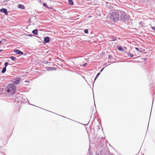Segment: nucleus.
<instances>
[{
	"label": "nucleus",
	"instance_id": "f257e3e1",
	"mask_svg": "<svg viewBox=\"0 0 155 155\" xmlns=\"http://www.w3.org/2000/svg\"><path fill=\"white\" fill-rule=\"evenodd\" d=\"M110 17L115 22L118 21H125L128 19L129 16L124 11L118 10L111 13Z\"/></svg>",
	"mask_w": 155,
	"mask_h": 155
},
{
	"label": "nucleus",
	"instance_id": "f03ea898",
	"mask_svg": "<svg viewBox=\"0 0 155 155\" xmlns=\"http://www.w3.org/2000/svg\"><path fill=\"white\" fill-rule=\"evenodd\" d=\"M7 91L10 94H14L15 93L16 88L15 85L14 84H9L6 88Z\"/></svg>",
	"mask_w": 155,
	"mask_h": 155
},
{
	"label": "nucleus",
	"instance_id": "7ed1b4c3",
	"mask_svg": "<svg viewBox=\"0 0 155 155\" xmlns=\"http://www.w3.org/2000/svg\"><path fill=\"white\" fill-rule=\"evenodd\" d=\"M20 78L19 77H18L14 79L13 81V82L15 84H17L20 82Z\"/></svg>",
	"mask_w": 155,
	"mask_h": 155
},
{
	"label": "nucleus",
	"instance_id": "20e7f679",
	"mask_svg": "<svg viewBox=\"0 0 155 155\" xmlns=\"http://www.w3.org/2000/svg\"><path fill=\"white\" fill-rule=\"evenodd\" d=\"M16 54H23V53L18 50H15L14 51Z\"/></svg>",
	"mask_w": 155,
	"mask_h": 155
},
{
	"label": "nucleus",
	"instance_id": "39448f33",
	"mask_svg": "<svg viewBox=\"0 0 155 155\" xmlns=\"http://www.w3.org/2000/svg\"><path fill=\"white\" fill-rule=\"evenodd\" d=\"M44 41L45 43H48L49 42V38L48 37H45L44 39Z\"/></svg>",
	"mask_w": 155,
	"mask_h": 155
},
{
	"label": "nucleus",
	"instance_id": "423d86ee",
	"mask_svg": "<svg viewBox=\"0 0 155 155\" xmlns=\"http://www.w3.org/2000/svg\"><path fill=\"white\" fill-rule=\"evenodd\" d=\"M126 53L128 57H133V55L132 54L130 53L129 52H126Z\"/></svg>",
	"mask_w": 155,
	"mask_h": 155
},
{
	"label": "nucleus",
	"instance_id": "0eeeda50",
	"mask_svg": "<svg viewBox=\"0 0 155 155\" xmlns=\"http://www.w3.org/2000/svg\"><path fill=\"white\" fill-rule=\"evenodd\" d=\"M38 30L37 29H35L33 30L32 31V32L35 35H37L38 34Z\"/></svg>",
	"mask_w": 155,
	"mask_h": 155
},
{
	"label": "nucleus",
	"instance_id": "6e6552de",
	"mask_svg": "<svg viewBox=\"0 0 155 155\" xmlns=\"http://www.w3.org/2000/svg\"><path fill=\"white\" fill-rule=\"evenodd\" d=\"M110 38L111 39L110 41H114L117 38L116 37H114L113 36H111L110 37Z\"/></svg>",
	"mask_w": 155,
	"mask_h": 155
},
{
	"label": "nucleus",
	"instance_id": "1a4fd4ad",
	"mask_svg": "<svg viewBox=\"0 0 155 155\" xmlns=\"http://www.w3.org/2000/svg\"><path fill=\"white\" fill-rule=\"evenodd\" d=\"M55 70V69L53 67H48L47 69V70L48 71H52Z\"/></svg>",
	"mask_w": 155,
	"mask_h": 155
},
{
	"label": "nucleus",
	"instance_id": "9d476101",
	"mask_svg": "<svg viewBox=\"0 0 155 155\" xmlns=\"http://www.w3.org/2000/svg\"><path fill=\"white\" fill-rule=\"evenodd\" d=\"M10 58L12 61H15L17 60L16 58L14 56H12Z\"/></svg>",
	"mask_w": 155,
	"mask_h": 155
},
{
	"label": "nucleus",
	"instance_id": "9b49d317",
	"mask_svg": "<svg viewBox=\"0 0 155 155\" xmlns=\"http://www.w3.org/2000/svg\"><path fill=\"white\" fill-rule=\"evenodd\" d=\"M68 3L69 5H72L74 4V3L72 0H68Z\"/></svg>",
	"mask_w": 155,
	"mask_h": 155
},
{
	"label": "nucleus",
	"instance_id": "f8f14e48",
	"mask_svg": "<svg viewBox=\"0 0 155 155\" xmlns=\"http://www.w3.org/2000/svg\"><path fill=\"white\" fill-rule=\"evenodd\" d=\"M18 7L19 8L21 9H24L25 8V6L22 5H18Z\"/></svg>",
	"mask_w": 155,
	"mask_h": 155
},
{
	"label": "nucleus",
	"instance_id": "ddd939ff",
	"mask_svg": "<svg viewBox=\"0 0 155 155\" xmlns=\"http://www.w3.org/2000/svg\"><path fill=\"white\" fill-rule=\"evenodd\" d=\"M118 49L120 51H123L124 50V49L122 48V47L121 46H119L117 47Z\"/></svg>",
	"mask_w": 155,
	"mask_h": 155
},
{
	"label": "nucleus",
	"instance_id": "4468645a",
	"mask_svg": "<svg viewBox=\"0 0 155 155\" xmlns=\"http://www.w3.org/2000/svg\"><path fill=\"white\" fill-rule=\"evenodd\" d=\"M6 71V68L5 67H4L2 71V73H4Z\"/></svg>",
	"mask_w": 155,
	"mask_h": 155
},
{
	"label": "nucleus",
	"instance_id": "2eb2a0df",
	"mask_svg": "<svg viewBox=\"0 0 155 155\" xmlns=\"http://www.w3.org/2000/svg\"><path fill=\"white\" fill-rule=\"evenodd\" d=\"M6 10V9L5 8H3L1 9H0V12L3 13H4Z\"/></svg>",
	"mask_w": 155,
	"mask_h": 155
},
{
	"label": "nucleus",
	"instance_id": "dca6fc26",
	"mask_svg": "<svg viewBox=\"0 0 155 155\" xmlns=\"http://www.w3.org/2000/svg\"><path fill=\"white\" fill-rule=\"evenodd\" d=\"M145 51V50L144 49L140 48L139 49V50L138 51L140 53H142L144 51Z\"/></svg>",
	"mask_w": 155,
	"mask_h": 155
},
{
	"label": "nucleus",
	"instance_id": "f3484780",
	"mask_svg": "<svg viewBox=\"0 0 155 155\" xmlns=\"http://www.w3.org/2000/svg\"><path fill=\"white\" fill-rule=\"evenodd\" d=\"M8 63L7 62H5V67L6 68V67L8 66Z\"/></svg>",
	"mask_w": 155,
	"mask_h": 155
},
{
	"label": "nucleus",
	"instance_id": "a211bd4d",
	"mask_svg": "<svg viewBox=\"0 0 155 155\" xmlns=\"http://www.w3.org/2000/svg\"><path fill=\"white\" fill-rule=\"evenodd\" d=\"M8 12H7V10L6 9L5 11V12H4V13L5 14V15H7L8 14Z\"/></svg>",
	"mask_w": 155,
	"mask_h": 155
},
{
	"label": "nucleus",
	"instance_id": "6ab92c4d",
	"mask_svg": "<svg viewBox=\"0 0 155 155\" xmlns=\"http://www.w3.org/2000/svg\"><path fill=\"white\" fill-rule=\"evenodd\" d=\"M84 32L86 33H87L88 32V30L87 29H85L84 30Z\"/></svg>",
	"mask_w": 155,
	"mask_h": 155
},
{
	"label": "nucleus",
	"instance_id": "aec40b11",
	"mask_svg": "<svg viewBox=\"0 0 155 155\" xmlns=\"http://www.w3.org/2000/svg\"><path fill=\"white\" fill-rule=\"evenodd\" d=\"M43 5L44 6H45V7H46V8H47V7H48L47 5V4H46V3H43Z\"/></svg>",
	"mask_w": 155,
	"mask_h": 155
},
{
	"label": "nucleus",
	"instance_id": "412c9836",
	"mask_svg": "<svg viewBox=\"0 0 155 155\" xmlns=\"http://www.w3.org/2000/svg\"><path fill=\"white\" fill-rule=\"evenodd\" d=\"M44 63L45 64H47L48 63V61H44Z\"/></svg>",
	"mask_w": 155,
	"mask_h": 155
},
{
	"label": "nucleus",
	"instance_id": "4be33fe9",
	"mask_svg": "<svg viewBox=\"0 0 155 155\" xmlns=\"http://www.w3.org/2000/svg\"><path fill=\"white\" fill-rule=\"evenodd\" d=\"M47 8H48V9H53L52 7H48V6L47 7Z\"/></svg>",
	"mask_w": 155,
	"mask_h": 155
},
{
	"label": "nucleus",
	"instance_id": "5701e85b",
	"mask_svg": "<svg viewBox=\"0 0 155 155\" xmlns=\"http://www.w3.org/2000/svg\"><path fill=\"white\" fill-rule=\"evenodd\" d=\"M87 64V63H84L83 64V66L84 67H85L86 65Z\"/></svg>",
	"mask_w": 155,
	"mask_h": 155
},
{
	"label": "nucleus",
	"instance_id": "b1692460",
	"mask_svg": "<svg viewBox=\"0 0 155 155\" xmlns=\"http://www.w3.org/2000/svg\"><path fill=\"white\" fill-rule=\"evenodd\" d=\"M100 74V73H98L97 74L96 76L98 77V76Z\"/></svg>",
	"mask_w": 155,
	"mask_h": 155
},
{
	"label": "nucleus",
	"instance_id": "393cba45",
	"mask_svg": "<svg viewBox=\"0 0 155 155\" xmlns=\"http://www.w3.org/2000/svg\"><path fill=\"white\" fill-rule=\"evenodd\" d=\"M135 49L139 51V49L138 48H135Z\"/></svg>",
	"mask_w": 155,
	"mask_h": 155
},
{
	"label": "nucleus",
	"instance_id": "a878e982",
	"mask_svg": "<svg viewBox=\"0 0 155 155\" xmlns=\"http://www.w3.org/2000/svg\"><path fill=\"white\" fill-rule=\"evenodd\" d=\"M112 57V56H111V55H108V57H109V58H111V57Z\"/></svg>",
	"mask_w": 155,
	"mask_h": 155
},
{
	"label": "nucleus",
	"instance_id": "bb28decb",
	"mask_svg": "<svg viewBox=\"0 0 155 155\" xmlns=\"http://www.w3.org/2000/svg\"><path fill=\"white\" fill-rule=\"evenodd\" d=\"M104 69V68H103L101 70V71H100L101 72Z\"/></svg>",
	"mask_w": 155,
	"mask_h": 155
},
{
	"label": "nucleus",
	"instance_id": "cd10ccee",
	"mask_svg": "<svg viewBox=\"0 0 155 155\" xmlns=\"http://www.w3.org/2000/svg\"><path fill=\"white\" fill-rule=\"evenodd\" d=\"M91 17H92V16H91V15H89V16H88V18H90Z\"/></svg>",
	"mask_w": 155,
	"mask_h": 155
},
{
	"label": "nucleus",
	"instance_id": "c85d7f7f",
	"mask_svg": "<svg viewBox=\"0 0 155 155\" xmlns=\"http://www.w3.org/2000/svg\"><path fill=\"white\" fill-rule=\"evenodd\" d=\"M3 51V50H2V49L0 50V52L2 51Z\"/></svg>",
	"mask_w": 155,
	"mask_h": 155
},
{
	"label": "nucleus",
	"instance_id": "c756f323",
	"mask_svg": "<svg viewBox=\"0 0 155 155\" xmlns=\"http://www.w3.org/2000/svg\"><path fill=\"white\" fill-rule=\"evenodd\" d=\"M97 78H94V81L96 80L97 79Z\"/></svg>",
	"mask_w": 155,
	"mask_h": 155
},
{
	"label": "nucleus",
	"instance_id": "7c9ffc66",
	"mask_svg": "<svg viewBox=\"0 0 155 155\" xmlns=\"http://www.w3.org/2000/svg\"><path fill=\"white\" fill-rule=\"evenodd\" d=\"M98 77L97 76H96V77L95 78H97Z\"/></svg>",
	"mask_w": 155,
	"mask_h": 155
},
{
	"label": "nucleus",
	"instance_id": "2f4dec72",
	"mask_svg": "<svg viewBox=\"0 0 155 155\" xmlns=\"http://www.w3.org/2000/svg\"><path fill=\"white\" fill-rule=\"evenodd\" d=\"M1 43V41H0V44Z\"/></svg>",
	"mask_w": 155,
	"mask_h": 155
}]
</instances>
